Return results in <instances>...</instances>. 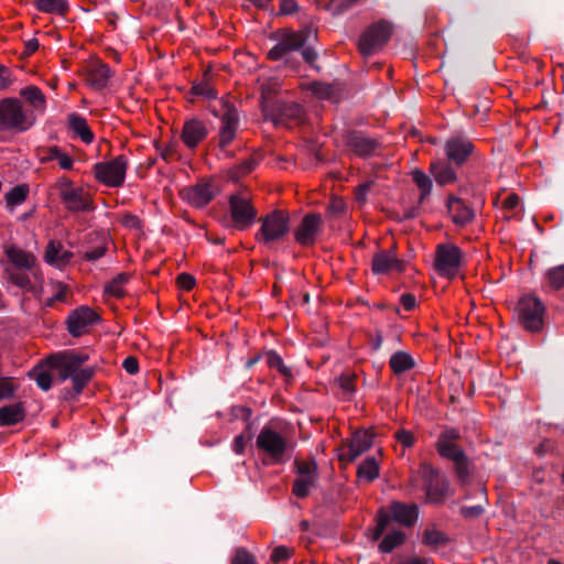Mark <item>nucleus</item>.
<instances>
[{"label":"nucleus","mask_w":564,"mask_h":564,"mask_svg":"<svg viewBox=\"0 0 564 564\" xmlns=\"http://www.w3.org/2000/svg\"><path fill=\"white\" fill-rule=\"evenodd\" d=\"M322 228L323 218L319 214H306L302 218L299 227L294 230L295 241L304 247L313 246Z\"/></svg>","instance_id":"a211bd4d"},{"label":"nucleus","mask_w":564,"mask_h":564,"mask_svg":"<svg viewBox=\"0 0 564 564\" xmlns=\"http://www.w3.org/2000/svg\"><path fill=\"white\" fill-rule=\"evenodd\" d=\"M28 193L29 189L24 185L13 187L6 194L7 205L11 207L21 205L26 199Z\"/></svg>","instance_id":"79ce46f5"},{"label":"nucleus","mask_w":564,"mask_h":564,"mask_svg":"<svg viewBox=\"0 0 564 564\" xmlns=\"http://www.w3.org/2000/svg\"><path fill=\"white\" fill-rule=\"evenodd\" d=\"M400 300L406 311H412L416 305L415 296L411 293L402 294Z\"/></svg>","instance_id":"774afa93"},{"label":"nucleus","mask_w":564,"mask_h":564,"mask_svg":"<svg viewBox=\"0 0 564 564\" xmlns=\"http://www.w3.org/2000/svg\"><path fill=\"white\" fill-rule=\"evenodd\" d=\"M261 227L256 235V239L271 246L281 240L290 230L289 216L282 210H273L260 219Z\"/></svg>","instance_id":"0eeeda50"},{"label":"nucleus","mask_w":564,"mask_h":564,"mask_svg":"<svg viewBox=\"0 0 564 564\" xmlns=\"http://www.w3.org/2000/svg\"><path fill=\"white\" fill-rule=\"evenodd\" d=\"M177 284L181 289L189 291L195 285V278L189 273H181L177 276Z\"/></svg>","instance_id":"052dcab7"},{"label":"nucleus","mask_w":564,"mask_h":564,"mask_svg":"<svg viewBox=\"0 0 564 564\" xmlns=\"http://www.w3.org/2000/svg\"><path fill=\"white\" fill-rule=\"evenodd\" d=\"M111 76V69L107 64H98L88 72L87 82L91 88L101 90L107 87Z\"/></svg>","instance_id":"c756f323"},{"label":"nucleus","mask_w":564,"mask_h":564,"mask_svg":"<svg viewBox=\"0 0 564 564\" xmlns=\"http://www.w3.org/2000/svg\"><path fill=\"white\" fill-rule=\"evenodd\" d=\"M389 365L395 375H401L414 368L415 361L410 354L397 351L390 357Z\"/></svg>","instance_id":"473e14b6"},{"label":"nucleus","mask_w":564,"mask_h":564,"mask_svg":"<svg viewBox=\"0 0 564 564\" xmlns=\"http://www.w3.org/2000/svg\"><path fill=\"white\" fill-rule=\"evenodd\" d=\"M107 251V247L106 246H98V247H95L90 250H87L84 254H83V258L87 261H96L98 259H100L101 257L105 256Z\"/></svg>","instance_id":"13d9d810"},{"label":"nucleus","mask_w":564,"mask_h":564,"mask_svg":"<svg viewBox=\"0 0 564 564\" xmlns=\"http://www.w3.org/2000/svg\"><path fill=\"white\" fill-rule=\"evenodd\" d=\"M122 367L128 373L134 375L139 371L138 359L132 356H129L123 360Z\"/></svg>","instance_id":"0e129e2a"},{"label":"nucleus","mask_w":564,"mask_h":564,"mask_svg":"<svg viewBox=\"0 0 564 564\" xmlns=\"http://www.w3.org/2000/svg\"><path fill=\"white\" fill-rule=\"evenodd\" d=\"M356 2L357 0H330L327 8L333 14L338 15L345 12Z\"/></svg>","instance_id":"09e8293b"},{"label":"nucleus","mask_w":564,"mask_h":564,"mask_svg":"<svg viewBox=\"0 0 564 564\" xmlns=\"http://www.w3.org/2000/svg\"><path fill=\"white\" fill-rule=\"evenodd\" d=\"M417 474L422 480V489L425 491L429 502L442 503L451 495L448 479L431 464L422 463Z\"/></svg>","instance_id":"423d86ee"},{"label":"nucleus","mask_w":564,"mask_h":564,"mask_svg":"<svg viewBox=\"0 0 564 564\" xmlns=\"http://www.w3.org/2000/svg\"><path fill=\"white\" fill-rule=\"evenodd\" d=\"M395 438L400 444H402L405 448L413 446L414 444V435L412 432L408 430H400L395 433Z\"/></svg>","instance_id":"4d7b16f0"},{"label":"nucleus","mask_w":564,"mask_h":564,"mask_svg":"<svg viewBox=\"0 0 564 564\" xmlns=\"http://www.w3.org/2000/svg\"><path fill=\"white\" fill-rule=\"evenodd\" d=\"M448 538L445 533L438 531L434 527L424 530L422 535V543L437 549L447 544Z\"/></svg>","instance_id":"c9c22d12"},{"label":"nucleus","mask_w":564,"mask_h":564,"mask_svg":"<svg viewBox=\"0 0 564 564\" xmlns=\"http://www.w3.org/2000/svg\"><path fill=\"white\" fill-rule=\"evenodd\" d=\"M207 134L208 130L205 123L196 118H192L185 121L181 138L187 148L194 149Z\"/></svg>","instance_id":"4be33fe9"},{"label":"nucleus","mask_w":564,"mask_h":564,"mask_svg":"<svg viewBox=\"0 0 564 564\" xmlns=\"http://www.w3.org/2000/svg\"><path fill=\"white\" fill-rule=\"evenodd\" d=\"M297 10V3L294 0H281L280 12L281 14H292Z\"/></svg>","instance_id":"69168bd1"},{"label":"nucleus","mask_w":564,"mask_h":564,"mask_svg":"<svg viewBox=\"0 0 564 564\" xmlns=\"http://www.w3.org/2000/svg\"><path fill=\"white\" fill-rule=\"evenodd\" d=\"M317 478L311 476H297L293 484V494L297 498H305L310 495L311 490L316 487Z\"/></svg>","instance_id":"4c0bfd02"},{"label":"nucleus","mask_w":564,"mask_h":564,"mask_svg":"<svg viewBox=\"0 0 564 564\" xmlns=\"http://www.w3.org/2000/svg\"><path fill=\"white\" fill-rule=\"evenodd\" d=\"M215 196L212 183L202 182L185 187L181 191V197L195 208H203L212 202Z\"/></svg>","instance_id":"aec40b11"},{"label":"nucleus","mask_w":564,"mask_h":564,"mask_svg":"<svg viewBox=\"0 0 564 564\" xmlns=\"http://www.w3.org/2000/svg\"><path fill=\"white\" fill-rule=\"evenodd\" d=\"M447 208L452 219L456 225L465 226L474 218V212L458 197L451 196L447 202Z\"/></svg>","instance_id":"bb28decb"},{"label":"nucleus","mask_w":564,"mask_h":564,"mask_svg":"<svg viewBox=\"0 0 564 564\" xmlns=\"http://www.w3.org/2000/svg\"><path fill=\"white\" fill-rule=\"evenodd\" d=\"M191 90L195 96L204 97L206 99H214L217 97L215 88L205 80L195 83Z\"/></svg>","instance_id":"a18cd8bd"},{"label":"nucleus","mask_w":564,"mask_h":564,"mask_svg":"<svg viewBox=\"0 0 564 564\" xmlns=\"http://www.w3.org/2000/svg\"><path fill=\"white\" fill-rule=\"evenodd\" d=\"M518 315L522 326L530 332H539L543 324L544 305L533 295H524L520 299Z\"/></svg>","instance_id":"1a4fd4ad"},{"label":"nucleus","mask_w":564,"mask_h":564,"mask_svg":"<svg viewBox=\"0 0 564 564\" xmlns=\"http://www.w3.org/2000/svg\"><path fill=\"white\" fill-rule=\"evenodd\" d=\"M74 258V253L69 250L64 249L62 242L51 240L45 250V261L57 269H63L70 263Z\"/></svg>","instance_id":"5701e85b"},{"label":"nucleus","mask_w":564,"mask_h":564,"mask_svg":"<svg viewBox=\"0 0 564 564\" xmlns=\"http://www.w3.org/2000/svg\"><path fill=\"white\" fill-rule=\"evenodd\" d=\"M66 294L67 286L58 284L56 293L47 301V305L51 306L55 301L64 302L66 299Z\"/></svg>","instance_id":"338daca9"},{"label":"nucleus","mask_w":564,"mask_h":564,"mask_svg":"<svg viewBox=\"0 0 564 564\" xmlns=\"http://www.w3.org/2000/svg\"><path fill=\"white\" fill-rule=\"evenodd\" d=\"M231 564H256V560L246 549L239 547L231 560Z\"/></svg>","instance_id":"8fccbe9b"},{"label":"nucleus","mask_w":564,"mask_h":564,"mask_svg":"<svg viewBox=\"0 0 564 564\" xmlns=\"http://www.w3.org/2000/svg\"><path fill=\"white\" fill-rule=\"evenodd\" d=\"M220 107L219 112H215V116L220 118L219 148L225 150L236 137L239 127V113L229 99H223Z\"/></svg>","instance_id":"9b49d317"},{"label":"nucleus","mask_w":564,"mask_h":564,"mask_svg":"<svg viewBox=\"0 0 564 564\" xmlns=\"http://www.w3.org/2000/svg\"><path fill=\"white\" fill-rule=\"evenodd\" d=\"M7 257L19 269L32 270L35 265V257L17 247L8 248Z\"/></svg>","instance_id":"2f4dec72"},{"label":"nucleus","mask_w":564,"mask_h":564,"mask_svg":"<svg viewBox=\"0 0 564 564\" xmlns=\"http://www.w3.org/2000/svg\"><path fill=\"white\" fill-rule=\"evenodd\" d=\"M30 377L35 380L36 384L43 391H48L52 388L53 380L51 373L47 370H39L35 368L30 372Z\"/></svg>","instance_id":"c03bdc74"},{"label":"nucleus","mask_w":564,"mask_h":564,"mask_svg":"<svg viewBox=\"0 0 564 564\" xmlns=\"http://www.w3.org/2000/svg\"><path fill=\"white\" fill-rule=\"evenodd\" d=\"M371 269L375 274H386L391 270L401 272L403 263L392 251H379L373 256Z\"/></svg>","instance_id":"b1692460"},{"label":"nucleus","mask_w":564,"mask_h":564,"mask_svg":"<svg viewBox=\"0 0 564 564\" xmlns=\"http://www.w3.org/2000/svg\"><path fill=\"white\" fill-rule=\"evenodd\" d=\"M129 281L126 273L117 274L111 281L105 285V293L111 296L121 297L123 295V286Z\"/></svg>","instance_id":"a19ab883"},{"label":"nucleus","mask_w":564,"mask_h":564,"mask_svg":"<svg viewBox=\"0 0 564 564\" xmlns=\"http://www.w3.org/2000/svg\"><path fill=\"white\" fill-rule=\"evenodd\" d=\"M25 417V410L21 402L0 408V425H14Z\"/></svg>","instance_id":"7c9ffc66"},{"label":"nucleus","mask_w":564,"mask_h":564,"mask_svg":"<svg viewBox=\"0 0 564 564\" xmlns=\"http://www.w3.org/2000/svg\"><path fill=\"white\" fill-rule=\"evenodd\" d=\"M55 188L67 210L77 213L93 209L91 203L84 188L75 187L69 178L65 176L59 177L56 181Z\"/></svg>","instance_id":"6e6552de"},{"label":"nucleus","mask_w":564,"mask_h":564,"mask_svg":"<svg viewBox=\"0 0 564 564\" xmlns=\"http://www.w3.org/2000/svg\"><path fill=\"white\" fill-rule=\"evenodd\" d=\"M462 261L460 249L452 243H440L435 252V268L442 276L456 275Z\"/></svg>","instance_id":"4468645a"},{"label":"nucleus","mask_w":564,"mask_h":564,"mask_svg":"<svg viewBox=\"0 0 564 564\" xmlns=\"http://www.w3.org/2000/svg\"><path fill=\"white\" fill-rule=\"evenodd\" d=\"M459 436L460 435L457 430L446 429L438 436L436 444H454L455 441L459 438Z\"/></svg>","instance_id":"6e6d98bb"},{"label":"nucleus","mask_w":564,"mask_h":564,"mask_svg":"<svg viewBox=\"0 0 564 564\" xmlns=\"http://www.w3.org/2000/svg\"><path fill=\"white\" fill-rule=\"evenodd\" d=\"M359 479L371 482L379 477V464L375 457H367L357 469Z\"/></svg>","instance_id":"72a5a7b5"},{"label":"nucleus","mask_w":564,"mask_h":564,"mask_svg":"<svg viewBox=\"0 0 564 564\" xmlns=\"http://www.w3.org/2000/svg\"><path fill=\"white\" fill-rule=\"evenodd\" d=\"M36 9L44 13L63 15L68 11L66 0H34Z\"/></svg>","instance_id":"f704fd0d"},{"label":"nucleus","mask_w":564,"mask_h":564,"mask_svg":"<svg viewBox=\"0 0 564 564\" xmlns=\"http://www.w3.org/2000/svg\"><path fill=\"white\" fill-rule=\"evenodd\" d=\"M317 40V31L312 26H305L297 32H284L280 41L268 52L271 61L286 59L292 52Z\"/></svg>","instance_id":"39448f33"},{"label":"nucleus","mask_w":564,"mask_h":564,"mask_svg":"<svg viewBox=\"0 0 564 564\" xmlns=\"http://www.w3.org/2000/svg\"><path fill=\"white\" fill-rule=\"evenodd\" d=\"M344 141L349 151L357 156L368 159L379 154L382 143L362 131L352 130L345 134Z\"/></svg>","instance_id":"2eb2a0df"},{"label":"nucleus","mask_w":564,"mask_h":564,"mask_svg":"<svg viewBox=\"0 0 564 564\" xmlns=\"http://www.w3.org/2000/svg\"><path fill=\"white\" fill-rule=\"evenodd\" d=\"M444 151L448 162L459 167L475 154V147L468 138L453 135L446 140Z\"/></svg>","instance_id":"f3484780"},{"label":"nucleus","mask_w":564,"mask_h":564,"mask_svg":"<svg viewBox=\"0 0 564 564\" xmlns=\"http://www.w3.org/2000/svg\"><path fill=\"white\" fill-rule=\"evenodd\" d=\"M484 512H485V509L481 505L465 506V507L460 508V514L465 519H469V520L477 519V518L481 517Z\"/></svg>","instance_id":"603ef678"},{"label":"nucleus","mask_w":564,"mask_h":564,"mask_svg":"<svg viewBox=\"0 0 564 564\" xmlns=\"http://www.w3.org/2000/svg\"><path fill=\"white\" fill-rule=\"evenodd\" d=\"M14 391V387L7 379H0V401L12 398Z\"/></svg>","instance_id":"e2e57ef3"},{"label":"nucleus","mask_w":564,"mask_h":564,"mask_svg":"<svg viewBox=\"0 0 564 564\" xmlns=\"http://www.w3.org/2000/svg\"><path fill=\"white\" fill-rule=\"evenodd\" d=\"M292 553H293L292 549H290L285 545H279L272 551L271 561L273 563H279V562L285 561L292 555Z\"/></svg>","instance_id":"864d4df0"},{"label":"nucleus","mask_w":564,"mask_h":564,"mask_svg":"<svg viewBox=\"0 0 564 564\" xmlns=\"http://www.w3.org/2000/svg\"><path fill=\"white\" fill-rule=\"evenodd\" d=\"M20 96L30 105L31 109H28L29 112H33L43 115L46 109V98L42 90L34 86L30 85L20 90Z\"/></svg>","instance_id":"a878e982"},{"label":"nucleus","mask_w":564,"mask_h":564,"mask_svg":"<svg viewBox=\"0 0 564 564\" xmlns=\"http://www.w3.org/2000/svg\"><path fill=\"white\" fill-rule=\"evenodd\" d=\"M412 180L421 192L420 202L422 203L432 192V180L421 170H414L412 172Z\"/></svg>","instance_id":"58836bf2"},{"label":"nucleus","mask_w":564,"mask_h":564,"mask_svg":"<svg viewBox=\"0 0 564 564\" xmlns=\"http://www.w3.org/2000/svg\"><path fill=\"white\" fill-rule=\"evenodd\" d=\"M62 170L69 171L74 166V160L63 150H61L57 159H55Z\"/></svg>","instance_id":"680f3d73"},{"label":"nucleus","mask_w":564,"mask_h":564,"mask_svg":"<svg viewBox=\"0 0 564 564\" xmlns=\"http://www.w3.org/2000/svg\"><path fill=\"white\" fill-rule=\"evenodd\" d=\"M250 426L248 425L245 433L237 435L232 443V449L236 454L241 455L245 452L246 438H251Z\"/></svg>","instance_id":"3c124183"},{"label":"nucleus","mask_w":564,"mask_h":564,"mask_svg":"<svg viewBox=\"0 0 564 564\" xmlns=\"http://www.w3.org/2000/svg\"><path fill=\"white\" fill-rule=\"evenodd\" d=\"M405 535L400 530H392L380 542L379 550L382 553H390L392 550L403 543Z\"/></svg>","instance_id":"ea45409f"},{"label":"nucleus","mask_w":564,"mask_h":564,"mask_svg":"<svg viewBox=\"0 0 564 564\" xmlns=\"http://www.w3.org/2000/svg\"><path fill=\"white\" fill-rule=\"evenodd\" d=\"M127 172V159L119 155L109 162H99L94 165L95 177L110 187H119L123 184Z\"/></svg>","instance_id":"f8f14e48"},{"label":"nucleus","mask_w":564,"mask_h":564,"mask_svg":"<svg viewBox=\"0 0 564 564\" xmlns=\"http://www.w3.org/2000/svg\"><path fill=\"white\" fill-rule=\"evenodd\" d=\"M68 129L78 137L84 143L89 144L94 141V133L90 130L87 120L78 113H70L67 117Z\"/></svg>","instance_id":"c85d7f7f"},{"label":"nucleus","mask_w":564,"mask_h":564,"mask_svg":"<svg viewBox=\"0 0 564 564\" xmlns=\"http://www.w3.org/2000/svg\"><path fill=\"white\" fill-rule=\"evenodd\" d=\"M265 360L270 368L276 369L284 377L292 376L291 369L284 365L281 356L274 350H270L265 354Z\"/></svg>","instance_id":"37998d69"},{"label":"nucleus","mask_w":564,"mask_h":564,"mask_svg":"<svg viewBox=\"0 0 564 564\" xmlns=\"http://www.w3.org/2000/svg\"><path fill=\"white\" fill-rule=\"evenodd\" d=\"M10 280L19 288L26 289L31 286L30 278L26 273L21 271H12L10 273Z\"/></svg>","instance_id":"5fc2aeb1"},{"label":"nucleus","mask_w":564,"mask_h":564,"mask_svg":"<svg viewBox=\"0 0 564 564\" xmlns=\"http://www.w3.org/2000/svg\"><path fill=\"white\" fill-rule=\"evenodd\" d=\"M88 359V354L66 350L54 354L45 360L44 367L56 371L59 381L70 379L73 387L72 390H65L64 395L66 399L78 397L86 384L93 379L95 368L83 367Z\"/></svg>","instance_id":"f257e3e1"},{"label":"nucleus","mask_w":564,"mask_h":564,"mask_svg":"<svg viewBox=\"0 0 564 564\" xmlns=\"http://www.w3.org/2000/svg\"><path fill=\"white\" fill-rule=\"evenodd\" d=\"M438 454L454 463L455 475L462 486L469 484L473 469L465 452L454 444H436Z\"/></svg>","instance_id":"ddd939ff"},{"label":"nucleus","mask_w":564,"mask_h":564,"mask_svg":"<svg viewBox=\"0 0 564 564\" xmlns=\"http://www.w3.org/2000/svg\"><path fill=\"white\" fill-rule=\"evenodd\" d=\"M256 446L258 451L270 459L271 464H284L291 458L293 446L289 441L270 425L259 432Z\"/></svg>","instance_id":"20e7f679"},{"label":"nucleus","mask_w":564,"mask_h":564,"mask_svg":"<svg viewBox=\"0 0 564 564\" xmlns=\"http://www.w3.org/2000/svg\"><path fill=\"white\" fill-rule=\"evenodd\" d=\"M545 281L550 289H564V263L547 269L544 273Z\"/></svg>","instance_id":"e433bc0d"},{"label":"nucleus","mask_w":564,"mask_h":564,"mask_svg":"<svg viewBox=\"0 0 564 564\" xmlns=\"http://www.w3.org/2000/svg\"><path fill=\"white\" fill-rule=\"evenodd\" d=\"M419 518V507L414 503L405 505L399 501L392 502L387 509L381 508L377 514V525L372 532L373 541L380 540L392 521L404 527H412Z\"/></svg>","instance_id":"7ed1b4c3"},{"label":"nucleus","mask_w":564,"mask_h":564,"mask_svg":"<svg viewBox=\"0 0 564 564\" xmlns=\"http://www.w3.org/2000/svg\"><path fill=\"white\" fill-rule=\"evenodd\" d=\"M229 206L235 228L246 230L253 225L257 217V210L247 197L241 195H231Z\"/></svg>","instance_id":"dca6fc26"},{"label":"nucleus","mask_w":564,"mask_h":564,"mask_svg":"<svg viewBox=\"0 0 564 564\" xmlns=\"http://www.w3.org/2000/svg\"><path fill=\"white\" fill-rule=\"evenodd\" d=\"M430 172L440 186L453 184L457 181L456 172L449 162L437 160L431 163Z\"/></svg>","instance_id":"cd10ccee"},{"label":"nucleus","mask_w":564,"mask_h":564,"mask_svg":"<svg viewBox=\"0 0 564 564\" xmlns=\"http://www.w3.org/2000/svg\"><path fill=\"white\" fill-rule=\"evenodd\" d=\"M391 26L386 21L371 24L361 34L358 43L360 53L364 56L376 54L390 39Z\"/></svg>","instance_id":"9d476101"},{"label":"nucleus","mask_w":564,"mask_h":564,"mask_svg":"<svg viewBox=\"0 0 564 564\" xmlns=\"http://www.w3.org/2000/svg\"><path fill=\"white\" fill-rule=\"evenodd\" d=\"M313 42L314 41H312L310 44H306L305 46L300 48L303 59L306 63H308L310 65H313L314 62L317 59V56H318L317 52L312 46Z\"/></svg>","instance_id":"bf43d9fd"},{"label":"nucleus","mask_w":564,"mask_h":564,"mask_svg":"<svg viewBox=\"0 0 564 564\" xmlns=\"http://www.w3.org/2000/svg\"><path fill=\"white\" fill-rule=\"evenodd\" d=\"M61 150L62 149L57 145L39 149L37 155H39L40 162L48 163L51 161H54L55 159H57V155L59 154Z\"/></svg>","instance_id":"de8ad7c7"},{"label":"nucleus","mask_w":564,"mask_h":564,"mask_svg":"<svg viewBox=\"0 0 564 564\" xmlns=\"http://www.w3.org/2000/svg\"><path fill=\"white\" fill-rule=\"evenodd\" d=\"M372 445V434L369 431H357L352 434L346 452L340 459L354 462L358 456L368 451Z\"/></svg>","instance_id":"412c9836"},{"label":"nucleus","mask_w":564,"mask_h":564,"mask_svg":"<svg viewBox=\"0 0 564 564\" xmlns=\"http://www.w3.org/2000/svg\"><path fill=\"white\" fill-rule=\"evenodd\" d=\"M99 319L98 314L88 306H80L70 312L67 317V330L73 337L85 334Z\"/></svg>","instance_id":"6ab92c4d"},{"label":"nucleus","mask_w":564,"mask_h":564,"mask_svg":"<svg viewBox=\"0 0 564 564\" xmlns=\"http://www.w3.org/2000/svg\"><path fill=\"white\" fill-rule=\"evenodd\" d=\"M295 467L297 476H311L313 478H317V465L314 460L312 462H301L295 460Z\"/></svg>","instance_id":"49530a36"},{"label":"nucleus","mask_w":564,"mask_h":564,"mask_svg":"<svg viewBox=\"0 0 564 564\" xmlns=\"http://www.w3.org/2000/svg\"><path fill=\"white\" fill-rule=\"evenodd\" d=\"M303 115V107L295 101H278L273 108V122L285 124L289 120L300 119Z\"/></svg>","instance_id":"393cba45"},{"label":"nucleus","mask_w":564,"mask_h":564,"mask_svg":"<svg viewBox=\"0 0 564 564\" xmlns=\"http://www.w3.org/2000/svg\"><path fill=\"white\" fill-rule=\"evenodd\" d=\"M36 123V116L23 107L22 101L15 97L0 100V133H23Z\"/></svg>","instance_id":"f03ea898"}]
</instances>
